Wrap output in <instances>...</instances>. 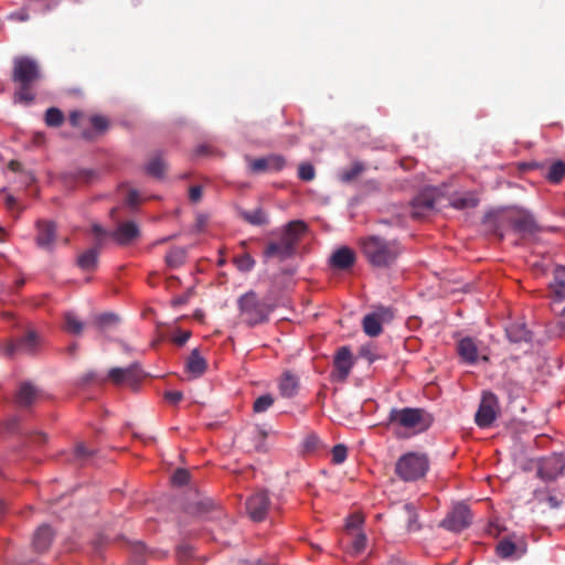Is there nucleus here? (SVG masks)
Returning a JSON list of instances; mask_svg holds the SVG:
<instances>
[{"label": "nucleus", "instance_id": "f257e3e1", "mask_svg": "<svg viewBox=\"0 0 565 565\" xmlns=\"http://www.w3.org/2000/svg\"><path fill=\"white\" fill-rule=\"evenodd\" d=\"M362 254L374 267H390L403 253V246L397 239H387L380 235H369L360 238Z\"/></svg>", "mask_w": 565, "mask_h": 565}, {"label": "nucleus", "instance_id": "f03ea898", "mask_svg": "<svg viewBox=\"0 0 565 565\" xmlns=\"http://www.w3.org/2000/svg\"><path fill=\"white\" fill-rule=\"evenodd\" d=\"M41 78L38 62L29 56H17L13 60L12 81L18 85L14 93L15 102L29 104L34 100L31 92L35 83Z\"/></svg>", "mask_w": 565, "mask_h": 565}, {"label": "nucleus", "instance_id": "7ed1b4c3", "mask_svg": "<svg viewBox=\"0 0 565 565\" xmlns=\"http://www.w3.org/2000/svg\"><path fill=\"white\" fill-rule=\"evenodd\" d=\"M307 225L302 221H291L281 230L279 241L268 242L264 257L285 262L296 255L297 245L306 233Z\"/></svg>", "mask_w": 565, "mask_h": 565}, {"label": "nucleus", "instance_id": "20e7f679", "mask_svg": "<svg viewBox=\"0 0 565 565\" xmlns=\"http://www.w3.org/2000/svg\"><path fill=\"white\" fill-rule=\"evenodd\" d=\"M237 307L242 322L248 327L267 322L269 315L275 308L269 302L259 299L253 290L245 292L238 298Z\"/></svg>", "mask_w": 565, "mask_h": 565}, {"label": "nucleus", "instance_id": "39448f33", "mask_svg": "<svg viewBox=\"0 0 565 565\" xmlns=\"http://www.w3.org/2000/svg\"><path fill=\"white\" fill-rule=\"evenodd\" d=\"M433 423V417L423 408H392L388 414V425L404 428L413 434L427 430Z\"/></svg>", "mask_w": 565, "mask_h": 565}, {"label": "nucleus", "instance_id": "423d86ee", "mask_svg": "<svg viewBox=\"0 0 565 565\" xmlns=\"http://www.w3.org/2000/svg\"><path fill=\"white\" fill-rule=\"evenodd\" d=\"M428 457L424 454L408 452L402 456L395 467L396 475L404 481H416L427 473Z\"/></svg>", "mask_w": 565, "mask_h": 565}, {"label": "nucleus", "instance_id": "0eeeda50", "mask_svg": "<svg viewBox=\"0 0 565 565\" xmlns=\"http://www.w3.org/2000/svg\"><path fill=\"white\" fill-rule=\"evenodd\" d=\"M499 413L498 397L491 392H484L475 416V422L480 428L490 427Z\"/></svg>", "mask_w": 565, "mask_h": 565}, {"label": "nucleus", "instance_id": "6e6552de", "mask_svg": "<svg viewBox=\"0 0 565 565\" xmlns=\"http://www.w3.org/2000/svg\"><path fill=\"white\" fill-rule=\"evenodd\" d=\"M145 374L139 363H132L128 367H113L108 372V380L115 385H128L136 388Z\"/></svg>", "mask_w": 565, "mask_h": 565}, {"label": "nucleus", "instance_id": "1a4fd4ad", "mask_svg": "<svg viewBox=\"0 0 565 565\" xmlns=\"http://www.w3.org/2000/svg\"><path fill=\"white\" fill-rule=\"evenodd\" d=\"M525 541L516 535H511L501 539L497 546L495 553L502 559L515 561L521 558L526 553Z\"/></svg>", "mask_w": 565, "mask_h": 565}, {"label": "nucleus", "instance_id": "9d476101", "mask_svg": "<svg viewBox=\"0 0 565 565\" xmlns=\"http://www.w3.org/2000/svg\"><path fill=\"white\" fill-rule=\"evenodd\" d=\"M457 353L469 365L476 364L479 359L489 361L486 350L480 348L479 342L471 337H465L458 341Z\"/></svg>", "mask_w": 565, "mask_h": 565}, {"label": "nucleus", "instance_id": "9b49d317", "mask_svg": "<svg viewBox=\"0 0 565 565\" xmlns=\"http://www.w3.org/2000/svg\"><path fill=\"white\" fill-rule=\"evenodd\" d=\"M471 523V512L465 504H457L441 521V526L452 532H461Z\"/></svg>", "mask_w": 565, "mask_h": 565}, {"label": "nucleus", "instance_id": "f8f14e48", "mask_svg": "<svg viewBox=\"0 0 565 565\" xmlns=\"http://www.w3.org/2000/svg\"><path fill=\"white\" fill-rule=\"evenodd\" d=\"M40 345V337L35 331H29L25 335L21 337L17 341H10L3 347V354L7 356H13L19 352L32 354Z\"/></svg>", "mask_w": 565, "mask_h": 565}, {"label": "nucleus", "instance_id": "ddd939ff", "mask_svg": "<svg viewBox=\"0 0 565 565\" xmlns=\"http://www.w3.org/2000/svg\"><path fill=\"white\" fill-rule=\"evenodd\" d=\"M353 366L352 354L349 348L342 347L338 350L334 361L331 380L335 382H344Z\"/></svg>", "mask_w": 565, "mask_h": 565}, {"label": "nucleus", "instance_id": "4468645a", "mask_svg": "<svg viewBox=\"0 0 565 565\" xmlns=\"http://www.w3.org/2000/svg\"><path fill=\"white\" fill-rule=\"evenodd\" d=\"M269 499L266 492H257L246 502V509L252 520L260 522L266 518Z\"/></svg>", "mask_w": 565, "mask_h": 565}, {"label": "nucleus", "instance_id": "2eb2a0df", "mask_svg": "<svg viewBox=\"0 0 565 565\" xmlns=\"http://www.w3.org/2000/svg\"><path fill=\"white\" fill-rule=\"evenodd\" d=\"M392 319L390 309H381L377 312L366 315L362 326L364 332L370 337H377L382 333V323Z\"/></svg>", "mask_w": 565, "mask_h": 565}, {"label": "nucleus", "instance_id": "dca6fc26", "mask_svg": "<svg viewBox=\"0 0 565 565\" xmlns=\"http://www.w3.org/2000/svg\"><path fill=\"white\" fill-rule=\"evenodd\" d=\"M510 224L515 232L521 233L523 236L533 235L540 231V226L536 224L533 215L526 211H520L511 216Z\"/></svg>", "mask_w": 565, "mask_h": 565}, {"label": "nucleus", "instance_id": "f3484780", "mask_svg": "<svg viewBox=\"0 0 565 565\" xmlns=\"http://www.w3.org/2000/svg\"><path fill=\"white\" fill-rule=\"evenodd\" d=\"M38 234L35 237L36 245L40 248L51 250L53 248L56 235V226L50 221H39L36 223Z\"/></svg>", "mask_w": 565, "mask_h": 565}, {"label": "nucleus", "instance_id": "a211bd4d", "mask_svg": "<svg viewBox=\"0 0 565 565\" xmlns=\"http://www.w3.org/2000/svg\"><path fill=\"white\" fill-rule=\"evenodd\" d=\"M140 234L139 227L132 221L124 222L118 227L110 232L109 236L115 239L119 245L126 246L135 241Z\"/></svg>", "mask_w": 565, "mask_h": 565}, {"label": "nucleus", "instance_id": "6ab92c4d", "mask_svg": "<svg viewBox=\"0 0 565 565\" xmlns=\"http://www.w3.org/2000/svg\"><path fill=\"white\" fill-rule=\"evenodd\" d=\"M39 390L30 382L20 384L15 394L14 402L18 406L26 408L31 407L39 398Z\"/></svg>", "mask_w": 565, "mask_h": 565}, {"label": "nucleus", "instance_id": "aec40b11", "mask_svg": "<svg viewBox=\"0 0 565 565\" xmlns=\"http://www.w3.org/2000/svg\"><path fill=\"white\" fill-rule=\"evenodd\" d=\"M435 209V200L430 194H419L416 196L412 204V216L422 218L427 216Z\"/></svg>", "mask_w": 565, "mask_h": 565}, {"label": "nucleus", "instance_id": "412c9836", "mask_svg": "<svg viewBox=\"0 0 565 565\" xmlns=\"http://www.w3.org/2000/svg\"><path fill=\"white\" fill-rule=\"evenodd\" d=\"M550 289L556 300L562 301L565 299V266H555Z\"/></svg>", "mask_w": 565, "mask_h": 565}, {"label": "nucleus", "instance_id": "4be33fe9", "mask_svg": "<svg viewBox=\"0 0 565 565\" xmlns=\"http://www.w3.org/2000/svg\"><path fill=\"white\" fill-rule=\"evenodd\" d=\"M355 262V254L349 247H341L337 249L331 256V264L338 269H348L353 266Z\"/></svg>", "mask_w": 565, "mask_h": 565}, {"label": "nucleus", "instance_id": "5701e85b", "mask_svg": "<svg viewBox=\"0 0 565 565\" xmlns=\"http://www.w3.org/2000/svg\"><path fill=\"white\" fill-rule=\"evenodd\" d=\"M215 509V504L211 498L200 497L195 501L189 502L185 511L195 516H204Z\"/></svg>", "mask_w": 565, "mask_h": 565}, {"label": "nucleus", "instance_id": "b1692460", "mask_svg": "<svg viewBox=\"0 0 565 565\" xmlns=\"http://www.w3.org/2000/svg\"><path fill=\"white\" fill-rule=\"evenodd\" d=\"M278 387L282 397L290 398L295 396L299 390V379L287 371L282 374Z\"/></svg>", "mask_w": 565, "mask_h": 565}, {"label": "nucleus", "instance_id": "393cba45", "mask_svg": "<svg viewBox=\"0 0 565 565\" xmlns=\"http://www.w3.org/2000/svg\"><path fill=\"white\" fill-rule=\"evenodd\" d=\"M207 363L201 355L199 349H193L186 360V371L194 377H199L206 371Z\"/></svg>", "mask_w": 565, "mask_h": 565}, {"label": "nucleus", "instance_id": "a878e982", "mask_svg": "<svg viewBox=\"0 0 565 565\" xmlns=\"http://www.w3.org/2000/svg\"><path fill=\"white\" fill-rule=\"evenodd\" d=\"M53 539V531L49 525H41L34 534L33 545L39 552L46 551Z\"/></svg>", "mask_w": 565, "mask_h": 565}, {"label": "nucleus", "instance_id": "bb28decb", "mask_svg": "<svg viewBox=\"0 0 565 565\" xmlns=\"http://www.w3.org/2000/svg\"><path fill=\"white\" fill-rule=\"evenodd\" d=\"M147 174L162 179L167 172L168 166L161 154L152 157L145 167Z\"/></svg>", "mask_w": 565, "mask_h": 565}, {"label": "nucleus", "instance_id": "cd10ccee", "mask_svg": "<svg viewBox=\"0 0 565 565\" xmlns=\"http://www.w3.org/2000/svg\"><path fill=\"white\" fill-rule=\"evenodd\" d=\"M78 267L84 271H92L98 265V250L97 248H88L77 258Z\"/></svg>", "mask_w": 565, "mask_h": 565}, {"label": "nucleus", "instance_id": "c85d7f7f", "mask_svg": "<svg viewBox=\"0 0 565 565\" xmlns=\"http://www.w3.org/2000/svg\"><path fill=\"white\" fill-rule=\"evenodd\" d=\"M238 215L250 225L262 226L268 223V216L262 207L253 211L241 210Z\"/></svg>", "mask_w": 565, "mask_h": 565}, {"label": "nucleus", "instance_id": "c756f323", "mask_svg": "<svg viewBox=\"0 0 565 565\" xmlns=\"http://www.w3.org/2000/svg\"><path fill=\"white\" fill-rule=\"evenodd\" d=\"M507 335L511 342L529 341L531 339L529 330L523 323H511L507 329Z\"/></svg>", "mask_w": 565, "mask_h": 565}, {"label": "nucleus", "instance_id": "7c9ffc66", "mask_svg": "<svg viewBox=\"0 0 565 565\" xmlns=\"http://www.w3.org/2000/svg\"><path fill=\"white\" fill-rule=\"evenodd\" d=\"M63 328L66 332L72 334H81L84 329V323L73 312L64 315Z\"/></svg>", "mask_w": 565, "mask_h": 565}, {"label": "nucleus", "instance_id": "2f4dec72", "mask_svg": "<svg viewBox=\"0 0 565 565\" xmlns=\"http://www.w3.org/2000/svg\"><path fill=\"white\" fill-rule=\"evenodd\" d=\"M365 170V166L362 162H354L349 169H344L340 172L339 179L343 183H350L362 174Z\"/></svg>", "mask_w": 565, "mask_h": 565}, {"label": "nucleus", "instance_id": "473e14b6", "mask_svg": "<svg viewBox=\"0 0 565 565\" xmlns=\"http://www.w3.org/2000/svg\"><path fill=\"white\" fill-rule=\"evenodd\" d=\"M185 250L181 247L171 248L166 255V264L171 268L180 267L185 260Z\"/></svg>", "mask_w": 565, "mask_h": 565}, {"label": "nucleus", "instance_id": "72a5a7b5", "mask_svg": "<svg viewBox=\"0 0 565 565\" xmlns=\"http://www.w3.org/2000/svg\"><path fill=\"white\" fill-rule=\"evenodd\" d=\"M561 460L557 458H551L543 462L540 468V472L547 479H554L559 473Z\"/></svg>", "mask_w": 565, "mask_h": 565}, {"label": "nucleus", "instance_id": "f704fd0d", "mask_svg": "<svg viewBox=\"0 0 565 565\" xmlns=\"http://www.w3.org/2000/svg\"><path fill=\"white\" fill-rule=\"evenodd\" d=\"M565 177V163L561 160H557L551 164L548 171L546 173V179L551 183H558Z\"/></svg>", "mask_w": 565, "mask_h": 565}, {"label": "nucleus", "instance_id": "c9c22d12", "mask_svg": "<svg viewBox=\"0 0 565 565\" xmlns=\"http://www.w3.org/2000/svg\"><path fill=\"white\" fill-rule=\"evenodd\" d=\"M44 121L49 127H60L64 122V114L56 107H51L45 111Z\"/></svg>", "mask_w": 565, "mask_h": 565}, {"label": "nucleus", "instance_id": "e433bc0d", "mask_svg": "<svg viewBox=\"0 0 565 565\" xmlns=\"http://www.w3.org/2000/svg\"><path fill=\"white\" fill-rule=\"evenodd\" d=\"M479 203V200L472 194H465L462 196L456 198L452 200L451 205L455 209L463 210V209H472L476 207Z\"/></svg>", "mask_w": 565, "mask_h": 565}, {"label": "nucleus", "instance_id": "4c0bfd02", "mask_svg": "<svg viewBox=\"0 0 565 565\" xmlns=\"http://www.w3.org/2000/svg\"><path fill=\"white\" fill-rule=\"evenodd\" d=\"M404 510L407 512V530L409 532H416L420 529V524L418 523V514L415 510L413 503H406L404 505Z\"/></svg>", "mask_w": 565, "mask_h": 565}, {"label": "nucleus", "instance_id": "58836bf2", "mask_svg": "<svg viewBox=\"0 0 565 565\" xmlns=\"http://www.w3.org/2000/svg\"><path fill=\"white\" fill-rule=\"evenodd\" d=\"M274 401L270 394L260 395L255 399L253 409L255 413L266 412L274 404Z\"/></svg>", "mask_w": 565, "mask_h": 565}, {"label": "nucleus", "instance_id": "ea45409f", "mask_svg": "<svg viewBox=\"0 0 565 565\" xmlns=\"http://www.w3.org/2000/svg\"><path fill=\"white\" fill-rule=\"evenodd\" d=\"M95 454L94 449H89L83 443H78L74 449V460L83 462L93 457Z\"/></svg>", "mask_w": 565, "mask_h": 565}, {"label": "nucleus", "instance_id": "a19ab883", "mask_svg": "<svg viewBox=\"0 0 565 565\" xmlns=\"http://www.w3.org/2000/svg\"><path fill=\"white\" fill-rule=\"evenodd\" d=\"M298 177L302 181H312L316 177L315 168L311 163L303 162L298 168Z\"/></svg>", "mask_w": 565, "mask_h": 565}, {"label": "nucleus", "instance_id": "79ce46f5", "mask_svg": "<svg viewBox=\"0 0 565 565\" xmlns=\"http://www.w3.org/2000/svg\"><path fill=\"white\" fill-rule=\"evenodd\" d=\"M93 128L99 132H105L109 127V120L105 116L94 115L90 117Z\"/></svg>", "mask_w": 565, "mask_h": 565}, {"label": "nucleus", "instance_id": "37998d69", "mask_svg": "<svg viewBox=\"0 0 565 565\" xmlns=\"http://www.w3.org/2000/svg\"><path fill=\"white\" fill-rule=\"evenodd\" d=\"M331 454H332V462L335 465H340V463L344 462V460L347 459L348 448L344 445L339 444L332 448Z\"/></svg>", "mask_w": 565, "mask_h": 565}, {"label": "nucleus", "instance_id": "c03bdc74", "mask_svg": "<svg viewBox=\"0 0 565 565\" xmlns=\"http://www.w3.org/2000/svg\"><path fill=\"white\" fill-rule=\"evenodd\" d=\"M236 266L242 271H249L255 265V260L249 254H243L235 260Z\"/></svg>", "mask_w": 565, "mask_h": 565}, {"label": "nucleus", "instance_id": "a18cd8bd", "mask_svg": "<svg viewBox=\"0 0 565 565\" xmlns=\"http://www.w3.org/2000/svg\"><path fill=\"white\" fill-rule=\"evenodd\" d=\"M352 550L355 554L361 553L365 548L366 536L363 533H352Z\"/></svg>", "mask_w": 565, "mask_h": 565}, {"label": "nucleus", "instance_id": "49530a36", "mask_svg": "<svg viewBox=\"0 0 565 565\" xmlns=\"http://www.w3.org/2000/svg\"><path fill=\"white\" fill-rule=\"evenodd\" d=\"M267 161L269 171H280L286 164L285 158L277 154L267 157Z\"/></svg>", "mask_w": 565, "mask_h": 565}, {"label": "nucleus", "instance_id": "de8ad7c7", "mask_svg": "<svg viewBox=\"0 0 565 565\" xmlns=\"http://www.w3.org/2000/svg\"><path fill=\"white\" fill-rule=\"evenodd\" d=\"M190 473L185 469H177L172 476V482L177 486H183L189 482Z\"/></svg>", "mask_w": 565, "mask_h": 565}, {"label": "nucleus", "instance_id": "09e8293b", "mask_svg": "<svg viewBox=\"0 0 565 565\" xmlns=\"http://www.w3.org/2000/svg\"><path fill=\"white\" fill-rule=\"evenodd\" d=\"M250 170L254 173L269 171L267 158H258L250 162Z\"/></svg>", "mask_w": 565, "mask_h": 565}, {"label": "nucleus", "instance_id": "8fccbe9b", "mask_svg": "<svg viewBox=\"0 0 565 565\" xmlns=\"http://www.w3.org/2000/svg\"><path fill=\"white\" fill-rule=\"evenodd\" d=\"M363 522V519L359 514L350 515L347 521V531L349 533H354V531H358Z\"/></svg>", "mask_w": 565, "mask_h": 565}, {"label": "nucleus", "instance_id": "3c124183", "mask_svg": "<svg viewBox=\"0 0 565 565\" xmlns=\"http://www.w3.org/2000/svg\"><path fill=\"white\" fill-rule=\"evenodd\" d=\"M319 444H320V439L317 435H309L306 437L305 441H303V448L307 450V451H315L318 447H319Z\"/></svg>", "mask_w": 565, "mask_h": 565}, {"label": "nucleus", "instance_id": "603ef678", "mask_svg": "<svg viewBox=\"0 0 565 565\" xmlns=\"http://www.w3.org/2000/svg\"><path fill=\"white\" fill-rule=\"evenodd\" d=\"M203 189L201 185H193L189 190L190 201L196 203L202 199Z\"/></svg>", "mask_w": 565, "mask_h": 565}, {"label": "nucleus", "instance_id": "864d4df0", "mask_svg": "<svg viewBox=\"0 0 565 565\" xmlns=\"http://www.w3.org/2000/svg\"><path fill=\"white\" fill-rule=\"evenodd\" d=\"M139 192L137 190H130L126 198V204L129 205L130 207H135L139 204Z\"/></svg>", "mask_w": 565, "mask_h": 565}, {"label": "nucleus", "instance_id": "5fc2aeb1", "mask_svg": "<svg viewBox=\"0 0 565 565\" xmlns=\"http://www.w3.org/2000/svg\"><path fill=\"white\" fill-rule=\"evenodd\" d=\"M164 398L170 404H178L183 398V394L179 391H170L164 394Z\"/></svg>", "mask_w": 565, "mask_h": 565}, {"label": "nucleus", "instance_id": "6e6d98bb", "mask_svg": "<svg viewBox=\"0 0 565 565\" xmlns=\"http://www.w3.org/2000/svg\"><path fill=\"white\" fill-rule=\"evenodd\" d=\"M192 296V289H189L185 294L181 295V296H178L175 297L173 300H172V306L173 307H180V306H183L185 305L190 297Z\"/></svg>", "mask_w": 565, "mask_h": 565}, {"label": "nucleus", "instance_id": "4d7b16f0", "mask_svg": "<svg viewBox=\"0 0 565 565\" xmlns=\"http://www.w3.org/2000/svg\"><path fill=\"white\" fill-rule=\"evenodd\" d=\"M190 337H191V332L190 331H181L177 335L173 337V342L177 345L181 347V345H183V344H185L188 342Z\"/></svg>", "mask_w": 565, "mask_h": 565}, {"label": "nucleus", "instance_id": "13d9d810", "mask_svg": "<svg viewBox=\"0 0 565 565\" xmlns=\"http://www.w3.org/2000/svg\"><path fill=\"white\" fill-rule=\"evenodd\" d=\"M360 354L362 358L366 359L370 363H373L377 359L376 354L372 351V349L370 347L361 348Z\"/></svg>", "mask_w": 565, "mask_h": 565}, {"label": "nucleus", "instance_id": "bf43d9fd", "mask_svg": "<svg viewBox=\"0 0 565 565\" xmlns=\"http://www.w3.org/2000/svg\"><path fill=\"white\" fill-rule=\"evenodd\" d=\"M83 113L78 110H74L70 114V122L72 126L77 127L81 125V119L83 118Z\"/></svg>", "mask_w": 565, "mask_h": 565}, {"label": "nucleus", "instance_id": "052dcab7", "mask_svg": "<svg viewBox=\"0 0 565 565\" xmlns=\"http://www.w3.org/2000/svg\"><path fill=\"white\" fill-rule=\"evenodd\" d=\"M11 18L15 19L17 21H20V22H25L29 20V13L25 9H21L17 12L12 13Z\"/></svg>", "mask_w": 565, "mask_h": 565}, {"label": "nucleus", "instance_id": "680f3d73", "mask_svg": "<svg viewBox=\"0 0 565 565\" xmlns=\"http://www.w3.org/2000/svg\"><path fill=\"white\" fill-rule=\"evenodd\" d=\"M117 320V317L113 313H104L98 317V323L99 324H106L110 323Z\"/></svg>", "mask_w": 565, "mask_h": 565}, {"label": "nucleus", "instance_id": "e2e57ef3", "mask_svg": "<svg viewBox=\"0 0 565 565\" xmlns=\"http://www.w3.org/2000/svg\"><path fill=\"white\" fill-rule=\"evenodd\" d=\"M93 233L96 237H106L109 236L110 232L105 231L100 225L94 224L92 227Z\"/></svg>", "mask_w": 565, "mask_h": 565}, {"label": "nucleus", "instance_id": "0e129e2a", "mask_svg": "<svg viewBox=\"0 0 565 565\" xmlns=\"http://www.w3.org/2000/svg\"><path fill=\"white\" fill-rule=\"evenodd\" d=\"M207 223V215L205 214H198L196 215V227L199 231L203 230V227Z\"/></svg>", "mask_w": 565, "mask_h": 565}, {"label": "nucleus", "instance_id": "69168bd1", "mask_svg": "<svg viewBox=\"0 0 565 565\" xmlns=\"http://www.w3.org/2000/svg\"><path fill=\"white\" fill-rule=\"evenodd\" d=\"M18 202L14 196L8 195L6 198V206L8 210L13 211L17 206Z\"/></svg>", "mask_w": 565, "mask_h": 565}, {"label": "nucleus", "instance_id": "338daca9", "mask_svg": "<svg viewBox=\"0 0 565 565\" xmlns=\"http://www.w3.org/2000/svg\"><path fill=\"white\" fill-rule=\"evenodd\" d=\"M546 501H547L548 505H550L551 508H553V509L558 508V507H559V503H561V502L558 501V499H557L556 497H554V495H548V497H547V499H546Z\"/></svg>", "mask_w": 565, "mask_h": 565}, {"label": "nucleus", "instance_id": "774afa93", "mask_svg": "<svg viewBox=\"0 0 565 565\" xmlns=\"http://www.w3.org/2000/svg\"><path fill=\"white\" fill-rule=\"evenodd\" d=\"M558 328L565 332V310H563V313L557 322Z\"/></svg>", "mask_w": 565, "mask_h": 565}]
</instances>
